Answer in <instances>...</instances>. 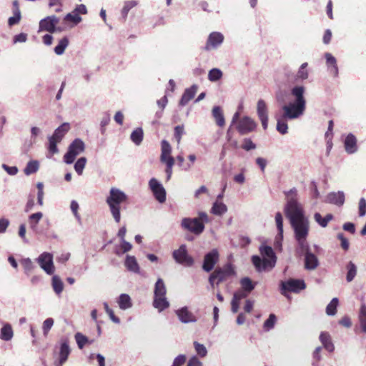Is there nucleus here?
I'll use <instances>...</instances> for the list:
<instances>
[{
    "label": "nucleus",
    "mask_w": 366,
    "mask_h": 366,
    "mask_svg": "<svg viewBox=\"0 0 366 366\" xmlns=\"http://www.w3.org/2000/svg\"><path fill=\"white\" fill-rule=\"evenodd\" d=\"M287 203L284 208L285 216L294 232V237L300 249H307V238L310 232V220L302 205L298 202L297 189L293 188L285 192Z\"/></svg>",
    "instance_id": "1"
},
{
    "label": "nucleus",
    "mask_w": 366,
    "mask_h": 366,
    "mask_svg": "<svg viewBox=\"0 0 366 366\" xmlns=\"http://www.w3.org/2000/svg\"><path fill=\"white\" fill-rule=\"evenodd\" d=\"M305 92V89L302 86L293 87L291 90V94L295 97V101L283 105L281 108V112L275 114L276 129L281 134H285L288 132L287 120L298 119L305 113L306 109Z\"/></svg>",
    "instance_id": "2"
},
{
    "label": "nucleus",
    "mask_w": 366,
    "mask_h": 366,
    "mask_svg": "<svg viewBox=\"0 0 366 366\" xmlns=\"http://www.w3.org/2000/svg\"><path fill=\"white\" fill-rule=\"evenodd\" d=\"M259 252L264 257L261 259L257 255L252 257V262L257 272H261L272 269L276 263V256L269 246L263 245L259 247Z\"/></svg>",
    "instance_id": "3"
},
{
    "label": "nucleus",
    "mask_w": 366,
    "mask_h": 366,
    "mask_svg": "<svg viewBox=\"0 0 366 366\" xmlns=\"http://www.w3.org/2000/svg\"><path fill=\"white\" fill-rule=\"evenodd\" d=\"M127 195L118 188L112 187L106 202L109 207L110 212L115 222L119 223L121 219L120 204L127 201Z\"/></svg>",
    "instance_id": "4"
},
{
    "label": "nucleus",
    "mask_w": 366,
    "mask_h": 366,
    "mask_svg": "<svg viewBox=\"0 0 366 366\" xmlns=\"http://www.w3.org/2000/svg\"><path fill=\"white\" fill-rule=\"evenodd\" d=\"M235 270L233 265L230 263L226 264L222 267H218L210 274L209 282L212 287L214 284L219 285L220 282L226 280L228 277L234 276Z\"/></svg>",
    "instance_id": "5"
},
{
    "label": "nucleus",
    "mask_w": 366,
    "mask_h": 366,
    "mask_svg": "<svg viewBox=\"0 0 366 366\" xmlns=\"http://www.w3.org/2000/svg\"><path fill=\"white\" fill-rule=\"evenodd\" d=\"M85 144L79 138L75 139L69 146L68 150L63 157L64 162L67 164H72L76 157L85 150Z\"/></svg>",
    "instance_id": "6"
},
{
    "label": "nucleus",
    "mask_w": 366,
    "mask_h": 366,
    "mask_svg": "<svg viewBox=\"0 0 366 366\" xmlns=\"http://www.w3.org/2000/svg\"><path fill=\"white\" fill-rule=\"evenodd\" d=\"M306 288V285L302 280L289 279L280 282L281 294L286 296L287 292L299 293Z\"/></svg>",
    "instance_id": "7"
},
{
    "label": "nucleus",
    "mask_w": 366,
    "mask_h": 366,
    "mask_svg": "<svg viewBox=\"0 0 366 366\" xmlns=\"http://www.w3.org/2000/svg\"><path fill=\"white\" fill-rule=\"evenodd\" d=\"M199 220V219L184 217L181 221V227L195 235H199L203 232L205 227L203 222Z\"/></svg>",
    "instance_id": "8"
},
{
    "label": "nucleus",
    "mask_w": 366,
    "mask_h": 366,
    "mask_svg": "<svg viewBox=\"0 0 366 366\" xmlns=\"http://www.w3.org/2000/svg\"><path fill=\"white\" fill-rule=\"evenodd\" d=\"M172 257L177 263L187 267H191L194 263L193 258L188 254L185 244H182L179 249H175L172 252Z\"/></svg>",
    "instance_id": "9"
},
{
    "label": "nucleus",
    "mask_w": 366,
    "mask_h": 366,
    "mask_svg": "<svg viewBox=\"0 0 366 366\" xmlns=\"http://www.w3.org/2000/svg\"><path fill=\"white\" fill-rule=\"evenodd\" d=\"M58 351H54V355L58 356V359L54 361V366H62L68 360V357L71 352V349L67 340H63L61 341Z\"/></svg>",
    "instance_id": "10"
},
{
    "label": "nucleus",
    "mask_w": 366,
    "mask_h": 366,
    "mask_svg": "<svg viewBox=\"0 0 366 366\" xmlns=\"http://www.w3.org/2000/svg\"><path fill=\"white\" fill-rule=\"evenodd\" d=\"M36 262L40 267L47 274H53L55 271V267L53 262V255L49 252H43L36 259Z\"/></svg>",
    "instance_id": "11"
},
{
    "label": "nucleus",
    "mask_w": 366,
    "mask_h": 366,
    "mask_svg": "<svg viewBox=\"0 0 366 366\" xmlns=\"http://www.w3.org/2000/svg\"><path fill=\"white\" fill-rule=\"evenodd\" d=\"M149 187L159 203H164L166 201L165 189L157 179L152 178L149 182Z\"/></svg>",
    "instance_id": "12"
},
{
    "label": "nucleus",
    "mask_w": 366,
    "mask_h": 366,
    "mask_svg": "<svg viewBox=\"0 0 366 366\" xmlns=\"http://www.w3.org/2000/svg\"><path fill=\"white\" fill-rule=\"evenodd\" d=\"M59 22V19L55 15L49 16L39 22V31H46L49 33H54L55 31H61V29L56 28Z\"/></svg>",
    "instance_id": "13"
},
{
    "label": "nucleus",
    "mask_w": 366,
    "mask_h": 366,
    "mask_svg": "<svg viewBox=\"0 0 366 366\" xmlns=\"http://www.w3.org/2000/svg\"><path fill=\"white\" fill-rule=\"evenodd\" d=\"M219 257V252L217 249H214L207 253L204 258L202 269L207 272L212 271L214 265L217 263Z\"/></svg>",
    "instance_id": "14"
},
{
    "label": "nucleus",
    "mask_w": 366,
    "mask_h": 366,
    "mask_svg": "<svg viewBox=\"0 0 366 366\" xmlns=\"http://www.w3.org/2000/svg\"><path fill=\"white\" fill-rule=\"evenodd\" d=\"M179 320L184 324L194 323L197 321L196 316L187 307H182L175 311Z\"/></svg>",
    "instance_id": "15"
},
{
    "label": "nucleus",
    "mask_w": 366,
    "mask_h": 366,
    "mask_svg": "<svg viewBox=\"0 0 366 366\" xmlns=\"http://www.w3.org/2000/svg\"><path fill=\"white\" fill-rule=\"evenodd\" d=\"M224 41V36L222 33L214 31L212 32L207 39L204 49L209 51L218 48Z\"/></svg>",
    "instance_id": "16"
},
{
    "label": "nucleus",
    "mask_w": 366,
    "mask_h": 366,
    "mask_svg": "<svg viewBox=\"0 0 366 366\" xmlns=\"http://www.w3.org/2000/svg\"><path fill=\"white\" fill-rule=\"evenodd\" d=\"M257 126L255 122L249 117H244L241 119L237 126L239 134H246L252 132Z\"/></svg>",
    "instance_id": "17"
},
{
    "label": "nucleus",
    "mask_w": 366,
    "mask_h": 366,
    "mask_svg": "<svg viewBox=\"0 0 366 366\" xmlns=\"http://www.w3.org/2000/svg\"><path fill=\"white\" fill-rule=\"evenodd\" d=\"M257 113L263 129H267L268 126V110L265 102L262 99L257 102Z\"/></svg>",
    "instance_id": "18"
},
{
    "label": "nucleus",
    "mask_w": 366,
    "mask_h": 366,
    "mask_svg": "<svg viewBox=\"0 0 366 366\" xmlns=\"http://www.w3.org/2000/svg\"><path fill=\"white\" fill-rule=\"evenodd\" d=\"M305 253V267L307 270H314L319 265V260L315 254L310 251V246L307 249H300Z\"/></svg>",
    "instance_id": "19"
},
{
    "label": "nucleus",
    "mask_w": 366,
    "mask_h": 366,
    "mask_svg": "<svg viewBox=\"0 0 366 366\" xmlns=\"http://www.w3.org/2000/svg\"><path fill=\"white\" fill-rule=\"evenodd\" d=\"M344 147L345 152L349 154H355L357 152V140L354 134L350 133L345 137Z\"/></svg>",
    "instance_id": "20"
},
{
    "label": "nucleus",
    "mask_w": 366,
    "mask_h": 366,
    "mask_svg": "<svg viewBox=\"0 0 366 366\" xmlns=\"http://www.w3.org/2000/svg\"><path fill=\"white\" fill-rule=\"evenodd\" d=\"M172 147L167 140H162L161 142V156L160 161L162 163L169 162V159L174 162V159L171 156Z\"/></svg>",
    "instance_id": "21"
},
{
    "label": "nucleus",
    "mask_w": 366,
    "mask_h": 366,
    "mask_svg": "<svg viewBox=\"0 0 366 366\" xmlns=\"http://www.w3.org/2000/svg\"><path fill=\"white\" fill-rule=\"evenodd\" d=\"M325 57L329 73L334 77H337L338 76L339 70L336 59L330 53H325Z\"/></svg>",
    "instance_id": "22"
},
{
    "label": "nucleus",
    "mask_w": 366,
    "mask_h": 366,
    "mask_svg": "<svg viewBox=\"0 0 366 366\" xmlns=\"http://www.w3.org/2000/svg\"><path fill=\"white\" fill-rule=\"evenodd\" d=\"M326 202L337 206H342L345 202V194L342 191L330 192L326 197Z\"/></svg>",
    "instance_id": "23"
},
{
    "label": "nucleus",
    "mask_w": 366,
    "mask_h": 366,
    "mask_svg": "<svg viewBox=\"0 0 366 366\" xmlns=\"http://www.w3.org/2000/svg\"><path fill=\"white\" fill-rule=\"evenodd\" d=\"M197 86L194 84L191 87L185 89L181 99L179 102V104L181 106H185L187 103L194 98L195 94L197 92Z\"/></svg>",
    "instance_id": "24"
},
{
    "label": "nucleus",
    "mask_w": 366,
    "mask_h": 366,
    "mask_svg": "<svg viewBox=\"0 0 366 366\" xmlns=\"http://www.w3.org/2000/svg\"><path fill=\"white\" fill-rule=\"evenodd\" d=\"M70 126L69 123H63L58 128H56L52 136L50 138L61 142L64 135L69 132Z\"/></svg>",
    "instance_id": "25"
},
{
    "label": "nucleus",
    "mask_w": 366,
    "mask_h": 366,
    "mask_svg": "<svg viewBox=\"0 0 366 366\" xmlns=\"http://www.w3.org/2000/svg\"><path fill=\"white\" fill-rule=\"evenodd\" d=\"M153 307L161 312L169 307V302L166 296H154Z\"/></svg>",
    "instance_id": "26"
},
{
    "label": "nucleus",
    "mask_w": 366,
    "mask_h": 366,
    "mask_svg": "<svg viewBox=\"0 0 366 366\" xmlns=\"http://www.w3.org/2000/svg\"><path fill=\"white\" fill-rule=\"evenodd\" d=\"M127 269L134 273H139V266L134 256L127 255L124 262Z\"/></svg>",
    "instance_id": "27"
},
{
    "label": "nucleus",
    "mask_w": 366,
    "mask_h": 366,
    "mask_svg": "<svg viewBox=\"0 0 366 366\" xmlns=\"http://www.w3.org/2000/svg\"><path fill=\"white\" fill-rule=\"evenodd\" d=\"M43 217V214L41 212H38L34 214H31L29 217V224L30 228L36 233H39L38 229V224Z\"/></svg>",
    "instance_id": "28"
},
{
    "label": "nucleus",
    "mask_w": 366,
    "mask_h": 366,
    "mask_svg": "<svg viewBox=\"0 0 366 366\" xmlns=\"http://www.w3.org/2000/svg\"><path fill=\"white\" fill-rule=\"evenodd\" d=\"M320 340L323 345L325 350L332 352L335 350V346L331 341L330 335L328 332H322L320 335Z\"/></svg>",
    "instance_id": "29"
},
{
    "label": "nucleus",
    "mask_w": 366,
    "mask_h": 366,
    "mask_svg": "<svg viewBox=\"0 0 366 366\" xmlns=\"http://www.w3.org/2000/svg\"><path fill=\"white\" fill-rule=\"evenodd\" d=\"M117 303L121 310H126L132 307L131 297L127 294H122L119 295Z\"/></svg>",
    "instance_id": "30"
},
{
    "label": "nucleus",
    "mask_w": 366,
    "mask_h": 366,
    "mask_svg": "<svg viewBox=\"0 0 366 366\" xmlns=\"http://www.w3.org/2000/svg\"><path fill=\"white\" fill-rule=\"evenodd\" d=\"M227 212V207L223 202L216 200L212 205L211 212L217 216H222Z\"/></svg>",
    "instance_id": "31"
},
{
    "label": "nucleus",
    "mask_w": 366,
    "mask_h": 366,
    "mask_svg": "<svg viewBox=\"0 0 366 366\" xmlns=\"http://www.w3.org/2000/svg\"><path fill=\"white\" fill-rule=\"evenodd\" d=\"M212 116L215 119L217 124L223 127L225 124L224 117L220 107L216 106L212 109Z\"/></svg>",
    "instance_id": "32"
},
{
    "label": "nucleus",
    "mask_w": 366,
    "mask_h": 366,
    "mask_svg": "<svg viewBox=\"0 0 366 366\" xmlns=\"http://www.w3.org/2000/svg\"><path fill=\"white\" fill-rule=\"evenodd\" d=\"M14 336V332L11 325L9 323L5 324L1 329L0 337L4 341H9Z\"/></svg>",
    "instance_id": "33"
},
{
    "label": "nucleus",
    "mask_w": 366,
    "mask_h": 366,
    "mask_svg": "<svg viewBox=\"0 0 366 366\" xmlns=\"http://www.w3.org/2000/svg\"><path fill=\"white\" fill-rule=\"evenodd\" d=\"M51 286L54 292L59 295L64 290V283L57 275H54L51 280Z\"/></svg>",
    "instance_id": "34"
},
{
    "label": "nucleus",
    "mask_w": 366,
    "mask_h": 366,
    "mask_svg": "<svg viewBox=\"0 0 366 366\" xmlns=\"http://www.w3.org/2000/svg\"><path fill=\"white\" fill-rule=\"evenodd\" d=\"M69 39L66 36L61 39L58 44L54 47V52L56 55H62L64 53L65 49L69 46Z\"/></svg>",
    "instance_id": "35"
},
{
    "label": "nucleus",
    "mask_w": 366,
    "mask_h": 366,
    "mask_svg": "<svg viewBox=\"0 0 366 366\" xmlns=\"http://www.w3.org/2000/svg\"><path fill=\"white\" fill-rule=\"evenodd\" d=\"M275 223L278 231L277 239L282 240L283 238V217L280 212L275 214Z\"/></svg>",
    "instance_id": "36"
},
{
    "label": "nucleus",
    "mask_w": 366,
    "mask_h": 366,
    "mask_svg": "<svg viewBox=\"0 0 366 366\" xmlns=\"http://www.w3.org/2000/svg\"><path fill=\"white\" fill-rule=\"evenodd\" d=\"M39 169V162L37 160L29 161L24 169L26 175L29 176L36 173Z\"/></svg>",
    "instance_id": "37"
},
{
    "label": "nucleus",
    "mask_w": 366,
    "mask_h": 366,
    "mask_svg": "<svg viewBox=\"0 0 366 366\" xmlns=\"http://www.w3.org/2000/svg\"><path fill=\"white\" fill-rule=\"evenodd\" d=\"M358 319L362 331L366 333V305L362 304L360 308Z\"/></svg>",
    "instance_id": "38"
},
{
    "label": "nucleus",
    "mask_w": 366,
    "mask_h": 366,
    "mask_svg": "<svg viewBox=\"0 0 366 366\" xmlns=\"http://www.w3.org/2000/svg\"><path fill=\"white\" fill-rule=\"evenodd\" d=\"M166 287L162 279L159 278L154 287V296H166Z\"/></svg>",
    "instance_id": "39"
},
{
    "label": "nucleus",
    "mask_w": 366,
    "mask_h": 366,
    "mask_svg": "<svg viewBox=\"0 0 366 366\" xmlns=\"http://www.w3.org/2000/svg\"><path fill=\"white\" fill-rule=\"evenodd\" d=\"M333 218L332 214H328L322 217L320 213H315L314 215L315 220L322 227H326L328 222Z\"/></svg>",
    "instance_id": "40"
},
{
    "label": "nucleus",
    "mask_w": 366,
    "mask_h": 366,
    "mask_svg": "<svg viewBox=\"0 0 366 366\" xmlns=\"http://www.w3.org/2000/svg\"><path fill=\"white\" fill-rule=\"evenodd\" d=\"M347 273L346 280L348 282H352L357 274V267L352 262H349L347 264Z\"/></svg>",
    "instance_id": "41"
},
{
    "label": "nucleus",
    "mask_w": 366,
    "mask_h": 366,
    "mask_svg": "<svg viewBox=\"0 0 366 366\" xmlns=\"http://www.w3.org/2000/svg\"><path fill=\"white\" fill-rule=\"evenodd\" d=\"M143 130L142 128H137L130 136L131 140L136 144L139 145L143 140Z\"/></svg>",
    "instance_id": "42"
},
{
    "label": "nucleus",
    "mask_w": 366,
    "mask_h": 366,
    "mask_svg": "<svg viewBox=\"0 0 366 366\" xmlns=\"http://www.w3.org/2000/svg\"><path fill=\"white\" fill-rule=\"evenodd\" d=\"M339 304V300L337 297L332 299L330 302L326 307V314L329 316H334L337 313V307Z\"/></svg>",
    "instance_id": "43"
},
{
    "label": "nucleus",
    "mask_w": 366,
    "mask_h": 366,
    "mask_svg": "<svg viewBox=\"0 0 366 366\" xmlns=\"http://www.w3.org/2000/svg\"><path fill=\"white\" fill-rule=\"evenodd\" d=\"M240 285L242 289L249 293H250L254 289L255 287V285L249 277L242 278L240 280Z\"/></svg>",
    "instance_id": "44"
},
{
    "label": "nucleus",
    "mask_w": 366,
    "mask_h": 366,
    "mask_svg": "<svg viewBox=\"0 0 366 366\" xmlns=\"http://www.w3.org/2000/svg\"><path fill=\"white\" fill-rule=\"evenodd\" d=\"M138 4V1L136 0H129L124 2V6L122 9V16L124 19H126L127 14L130 9L134 8Z\"/></svg>",
    "instance_id": "45"
},
{
    "label": "nucleus",
    "mask_w": 366,
    "mask_h": 366,
    "mask_svg": "<svg viewBox=\"0 0 366 366\" xmlns=\"http://www.w3.org/2000/svg\"><path fill=\"white\" fill-rule=\"evenodd\" d=\"M307 65H308L307 63H303L300 66V67L297 73V75H296L297 79L305 80L308 78L309 74H308V71L307 69Z\"/></svg>",
    "instance_id": "46"
},
{
    "label": "nucleus",
    "mask_w": 366,
    "mask_h": 366,
    "mask_svg": "<svg viewBox=\"0 0 366 366\" xmlns=\"http://www.w3.org/2000/svg\"><path fill=\"white\" fill-rule=\"evenodd\" d=\"M86 158L81 157L74 164V169L79 175H81L86 164Z\"/></svg>",
    "instance_id": "47"
},
{
    "label": "nucleus",
    "mask_w": 366,
    "mask_h": 366,
    "mask_svg": "<svg viewBox=\"0 0 366 366\" xmlns=\"http://www.w3.org/2000/svg\"><path fill=\"white\" fill-rule=\"evenodd\" d=\"M277 317L274 314H270L268 319L264 322V329L266 331L272 330L276 323Z\"/></svg>",
    "instance_id": "48"
},
{
    "label": "nucleus",
    "mask_w": 366,
    "mask_h": 366,
    "mask_svg": "<svg viewBox=\"0 0 366 366\" xmlns=\"http://www.w3.org/2000/svg\"><path fill=\"white\" fill-rule=\"evenodd\" d=\"M222 76V72L219 69H212L209 71L208 79L211 81H217Z\"/></svg>",
    "instance_id": "49"
},
{
    "label": "nucleus",
    "mask_w": 366,
    "mask_h": 366,
    "mask_svg": "<svg viewBox=\"0 0 366 366\" xmlns=\"http://www.w3.org/2000/svg\"><path fill=\"white\" fill-rule=\"evenodd\" d=\"M64 20L66 21H71L74 24H77L81 21L82 19L77 13H74L73 11L65 16Z\"/></svg>",
    "instance_id": "50"
},
{
    "label": "nucleus",
    "mask_w": 366,
    "mask_h": 366,
    "mask_svg": "<svg viewBox=\"0 0 366 366\" xmlns=\"http://www.w3.org/2000/svg\"><path fill=\"white\" fill-rule=\"evenodd\" d=\"M75 340L79 349H82L88 342V338L80 332L75 335Z\"/></svg>",
    "instance_id": "51"
},
{
    "label": "nucleus",
    "mask_w": 366,
    "mask_h": 366,
    "mask_svg": "<svg viewBox=\"0 0 366 366\" xmlns=\"http://www.w3.org/2000/svg\"><path fill=\"white\" fill-rule=\"evenodd\" d=\"M194 349H195L197 353L201 357H205L207 355V350L206 347L204 345L200 344L198 342H194Z\"/></svg>",
    "instance_id": "52"
},
{
    "label": "nucleus",
    "mask_w": 366,
    "mask_h": 366,
    "mask_svg": "<svg viewBox=\"0 0 366 366\" xmlns=\"http://www.w3.org/2000/svg\"><path fill=\"white\" fill-rule=\"evenodd\" d=\"M54 325V320L51 317L46 319L42 325L43 333L46 336Z\"/></svg>",
    "instance_id": "53"
},
{
    "label": "nucleus",
    "mask_w": 366,
    "mask_h": 366,
    "mask_svg": "<svg viewBox=\"0 0 366 366\" xmlns=\"http://www.w3.org/2000/svg\"><path fill=\"white\" fill-rule=\"evenodd\" d=\"M120 248L122 249L121 252L119 250L116 251V254L119 256L130 251L132 248V245L131 243L127 242L126 240H122L121 241Z\"/></svg>",
    "instance_id": "54"
},
{
    "label": "nucleus",
    "mask_w": 366,
    "mask_h": 366,
    "mask_svg": "<svg viewBox=\"0 0 366 366\" xmlns=\"http://www.w3.org/2000/svg\"><path fill=\"white\" fill-rule=\"evenodd\" d=\"M21 19V13L19 9L17 8L14 11V15L13 16H11L9 18L8 24L9 26H13L14 24H16L19 22Z\"/></svg>",
    "instance_id": "55"
},
{
    "label": "nucleus",
    "mask_w": 366,
    "mask_h": 366,
    "mask_svg": "<svg viewBox=\"0 0 366 366\" xmlns=\"http://www.w3.org/2000/svg\"><path fill=\"white\" fill-rule=\"evenodd\" d=\"M71 210L78 222H81V217L78 212L79 206L76 200H72L70 204Z\"/></svg>",
    "instance_id": "56"
},
{
    "label": "nucleus",
    "mask_w": 366,
    "mask_h": 366,
    "mask_svg": "<svg viewBox=\"0 0 366 366\" xmlns=\"http://www.w3.org/2000/svg\"><path fill=\"white\" fill-rule=\"evenodd\" d=\"M184 134V129L183 125H178L174 128V137L177 142L179 143L182 139V135Z\"/></svg>",
    "instance_id": "57"
},
{
    "label": "nucleus",
    "mask_w": 366,
    "mask_h": 366,
    "mask_svg": "<svg viewBox=\"0 0 366 366\" xmlns=\"http://www.w3.org/2000/svg\"><path fill=\"white\" fill-rule=\"evenodd\" d=\"M22 264L26 273L32 271L34 268V263L29 258L23 259Z\"/></svg>",
    "instance_id": "58"
},
{
    "label": "nucleus",
    "mask_w": 366,
    "mask_h": 366,
    "mask_svg": "<svg viewBox=\"0 0 366 366\" xmlns=\"http://www.w3.org/2000/svg\"><path fill=\"white\" fill-rule=\"evenodd\" d=\"M49 150L52 154L58 153L59 149L57 148V144L59 142L58 141H56L50 137H49Z\"/></svg>",
    "instance_id": "59"
},
{
    "label": "nucleus",
    "mask_w": 366,
    "mask_h": 366,
    "mask_svg": "<svg viewBox=\"0 0 366 366\" xmlns=\"http://www.w3.org/2000/svg\"><path fill=\"white\" fill-rule=\"evenodd\" d=\"M242 147L246 151H249L254 149L256 148V145L250 139L247 138L244 139V144H242Z\"/></svg>",
    "instance_id": "60"
},
{
    "label": "nucleus",
    "mask_w": 366,
    "mask_h": 366,
    "mask_svg": "<svg viewBox=\"0 0 366 366\" xmlns=\"http://www.w3.org/2000/svg\"><path fill=\"white\" fill-rule=\"evenodd\" d=\"M337 238L341 242V247L343 249L347 250L350 247L349 242L347 238L345 237L342 233H340L337 234Z\"/></svg>",
    "instance_id": "61"
},
{
    "label": "nucleus",
    "mask_w": 366,
    "mask_h": 366,
    "mask_svg": "<svg viewBox=\"0 0 366 366\" xmlns=\"http://www.w3.org/2000/svg\"><path fill=\"white\" fill-rule=\"evenodd\" d=\"M366 214V200L361 198L359 202V215L360 217L365 216Z\"/></svg>",
    "instance_id": "62"
},
{
    "label": "nucleus",
    "mask_w": 366,
    "mask_h": 366,
    "mask_svg": "<svg viewBox=\"0 0 366 366\" xmlns=\"http://www.w3.org/2000/svg\"><path fill=\"white\" fill-rule=\"evenodd\" d=\"M9 220L2 217L0 219V234L4 233L9 225Z\"/></svg>",
    "instance_id": "63"
},
{
    "label": "nucleus",
    "mask_w": 366,
    "mask_h": 366,
    "mask_svg": "<svg viewBox=\"0 0 366 366\" xmlns=\"http://www.w3.org/2000/svg\"><path fill=\"white\" fill-rule=\"evenodd\" d=\"M185 361L186 356L184 355H179L174 359L172 366H182Z\"/></svg>",
    "instance_id": "64"
}]
</instances>
